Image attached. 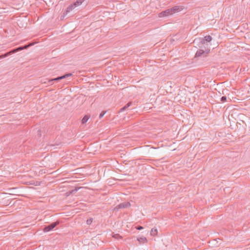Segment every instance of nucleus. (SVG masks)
<instances>
[{
    "instance_id": "nucleus-1",
    "label": "nucleus",
    "mask_w": 250,
    "mask_h": 250,
    "mask_svg": "<svg viewBox=\"0 0 250 250\" xmlns=\"http://www.w3.org/2000/svg\"><path fill=\"white\" fill-rule=\"evenodd\" d=\"M183 9V7L182 6H175L171 8L168 9L165 11L160 12L158 14L159 18H163L165 17L169 16L173 14L179 12Z\"/></svg>"
},
{
    "instance_id": "nucleus-14",
    "label": "nucleus",
    "mask_w": 250,
    "mask_h": 250,
    "mask_svg": "<svg viewBox=\"0 0 250 250\" xmlns=\"http://www.w3.org/2000/svg\"><path fill=\"white\" fill-rule=\"evenodd\" d=\"M136 228L138 230H141V229H143V227L142 226H138V227H137Z\"/></svg>"
},
{
    "instance_id": "nucleus-7",
    "label": "nucleus",
    "mask_w": 250,
    "mask_h": 250,
    "mask_svg": "<svg viewBox=\"0 0 250 250\" xmlns=\"http://www.w3.org/2000/svg\"><path fill=\"white\" fill-rule=\"evenodd\" d=\"M90 118V116L86 115L82 119L81 123L82 124H85Z\"/></svg>"
},
{
    "instance_id": "nucleus-8",
    "label": "nucleus",
    "mask_w": 250,
    "mask_h": 250,
    "mask_svg": "<svg viewBox=\"0 0 250 250\" xmlns=\"http://www.w3.org/2000/svg\"><path fill=\"white\" fill-rule=\"evenodd\" d=\"M158 230L155 228H153L150 231V235L153 236H155L157 235Z\"/></svg>"
},
{
    "instance_id": "nucleus-4",
    "label": "nucleus",
    "mask_w": 250,
    "mask_h": 250,
    "mask_svg": "<svg viewBox=\"0 0 250 250\" xmlns=\"http://www.w3.org/2000/svg\"><path fill=\"white\" fill-rule=\"evenodd\" d=\"M59 224L58 222H56L51 224L50 225H49L46 227H45L43 229V231L44 232H47L53 229L58 224Z\"/></svg>"
},
{
    "instance_id": "nucleus-12",
    "label": "nucleus",
    "mask_w": 250,
    "mask_h": 250,
    "mask_svg": "<svg viewBox=\"0 0 250 250\" xmlns=\"http://www.w3.org/2000/svg\"><path fill=\"white\" fill-rule=\"evenodd\" d=\"M23 48H22V47H21V48H18L17 49H14V50H13L12 51L9 52V54H10L11 53H15V52H17V51H19V50H21Z\"/></svg>"
},
{
    "instance_id": "nucleus-16",
    "label": "nucleus",
    "mask_w": 250,
    "mask_h": 250,
    "mask_svg": "<svg viewBox=\"0 0 250 250\" xmlns=\"http://www.w3.org/2000/svg\"><path fill=\"white\" fill-rule=\"evenodd\" d=\"M226 100V98L225 97H222L221 98V100L222 102H225Z\"/></svg>"
},
{
    "instance_id": "nucleus-15",
    "label": "nucleus",
    "mask_w": 250,
    "mask_h": 250,
    "mask_svg": "<svg viewBox=\"0 0 250 250\" xmlns=\"http://www.w3.org/2000/svg\"><path fill=\"white\" fill-rule=\"evenodd\" d=\"M71 75H72V74L71 73H69V74H67L66 75H64L63 76H65V78L67 77L71 76Z\"/></svg>"
},
{
    "instance_id": "nucleus-10",
    "label": "nucleus",
    "mask_w": 250,
    "mask_h": 250,
    "mask_svg": "<svg viewBox=\"0 0 250 250\" xmlns=\"http://www.w3.org/2000/svg\"><path fill=\"white\" fill-rule=\"evenodd\" d=\"M36 43H38V42H33L30 43L28 44H25L23 46H21V47H30L31 46L35 45Z\"/></svg>"
},
{
    "instance_id": "nucleus-19",
    "label": "nucleus",
    "mask_w": 250,
    "mask_h": 250,
    "mask_svg": "<svg viewBox=\"0 0 250 250\" xmlns=\"http://www.w3.org/2000/svg\"><path fill=\"white\" fill-rule=\"evenodd\" d=\"M87 223H90V221H87Z\"/></svg>"
},
{
    "instance_id": "nucleus-6",
    "label": "nucleus",
    "mask_w": 250,
    "mask_h": 250,
    "mask_svg": "<svg viewBox=\"0 0 250 250\" xmlns=\"http://www.w3.org/2000/svg\"><path fill=\"white\" fill-rule=\"evenodd\" d=\"M137 240L140 244H144L148 242L147 239L145 236H141L137 238Z\"/></svg>"
},
{
    "instance_id": "nucleus-5",
    "label": "nucleus",
    "mask_w": 250,
    "mask_h": 250,
    "mask_svg": "<svg viewBox=\"0 0 250 250\" xmlns=\"http://www.w3.org/2000/svg\"><path fill=\"white\" fill-rule=\"evenodd\" d=\"M212 38L209 35L205 36L203 39H199L200 42L202 44H205L206 42H210Z\"/></svg>"
},
{
    "instance_id": "nucleus-9",
    "label": "nucleus",
    "mask_w": 250,
    "mask_h": 250,
    "mask_svg": "<svg viewBox=\"0 0 250 250\" xmlns=\"http://www.w3.org/2000/svg\"><path fill=\"white\" fill-rule=\"evenodd\" d=\"M130 204L128 202H126V203H122V204H121L120 205H119V207L120 208H128L129 207H130Z\"/></svg>"
},
{
    "instance_id": "nucleus-13",
    "label": "nucleus",
    "mask_w": 250,
    "mask_h": 250,
    "mask_svg": "<svg viewBox=\"0 0 250 250\" xmlns=\"http://www.w3.org/2000/svg\"><path fill=\"white\" fill-rule=\"evenodd\" d=\"M131 103H128L122 109V110H124L125 108H127L128 107H129Z\"/></svg>"
},
{
    "instance_id": "nucleus-11",
    "label": "nucleus",
    "mask_w": 250,
    "mask_h": 250,
    "mask_svg": "<svg viewBox=\"0 0 250 250\" xmlns=\"http://www.w3.org/2000/svg\"><path fill=\"white\" fill-rule=\"evenodd\" d=\"M64 78H65V76H61V77H58V78H56L50 80L49 81V82L53 81L60 80H62V79H64Z\"/></svg>"
},
{
    "instance_id": "nucleus-2",
    "label": "nucleus",
    "mask_w": 250,
    "mask_h": 250,
    "mask_svg": "<svg viewBox=\"0 0 250 250\" xmlns=\"http://www.w3.org/2000/svg\"><path fill=\"white\" fill-rule=\"evenodd\" d=\"M84 1V0H77V1L75 2L73 4L69 5L67 8L66 11L63 13V15L62 16V19H63L65 17V16L68 13L70 12L77 6L80 5ZM61 18L62 19V18Z\"/></svg>"
},
{
    "instance_id": "nucleus-18",
    "label": "nucleus",
    "mask_w": 250,
    "mask_h": 250,
    "mask_svg": "<svg viewBox=\"0 0 250 250\" xmlns=\"http://www.w3.org/2000/svg\"><path fill=\"white\" fill-rule=\"evenodd\" d=\"M87 223H90V221H87Z\"/></svg>"
},
{
    "instance_id": "nucleus-3",
    "label": "nucleus",
    "mask_w": 250,
    "mask_h": 250,
    "mask_svg": "<svg viewBox=\"0 0 250 250\" xmlns=\"http://www.w3.org/2000/svg\"><path fill=\"white\" fill-rule=\"evenodd\" d=\"M210 50L208 48H202L196 53V57H206L209 53Z\"/></svg>"
},
{
    "instance_id": "nucleus-17",
    "label": "nucleus",
    "mask_w": 250,
    "mask_h": 250,
    "mask_svg": "<svg viewBox=\"0 0 250 250\" xmlns=\"http://www.w3.org/2000/svg\"><path fill=\"white\" fill-rule=\"evenodd\" d=\"M105 112H102L100 115V118H102L103 117V116L104 115Z\"/></svg>"
}]
</instances>
